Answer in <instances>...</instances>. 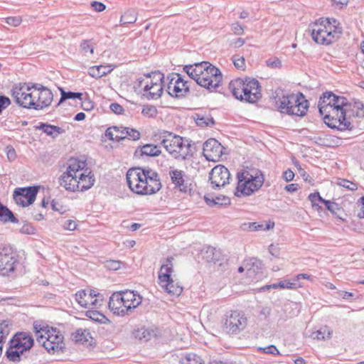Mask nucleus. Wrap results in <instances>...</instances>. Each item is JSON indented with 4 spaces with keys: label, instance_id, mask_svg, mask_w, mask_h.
Masks as SVG:
<instances>
[{
    "label": "nucleus",
    "instance_id": "1",
    "mask_svg": "<svg viewBox=\"0 0 364 364\" xmlns=\"http://www.w3.org/2000/svg\"><path fill=\"white\" fill-rule=\"evenodd\" d=\"M66 171L59 178V184L70 192L85 191L95 183L94 173L87 168L85 161L70 158L68 161Z\"/></svg>",
    "mask_w": 364,
    "mask_h": 364
},
{
    "label": "nucleus",
    "instance_id": "2",
    "mask_svg": "<svg viewBox=\"0 0 364 364\" xmlns=\"http://www.w3.org/2000/svg\"><path fill=\"white\" fill-rule=\"evenodd\" d=\"M183 70L198 85L211 91L218 87L223 80L220 70L207 61L186 65Z\"/></svg>",
    "mask_w": 364,
    "mask_h": 364
},
{
    "label": "nucleus",
    "instance_id": "3",
    "mask_svg": "<svg viewBox=\"0 0 364 364\" xmlns=\"http://www.w3.org/2000/svg\"><path fill=\"white\" fill-rule=\"evenodd\" d=\"M161 144L176 159L186 160L193 156L192 141L168 131L160 133Z\"/></svg>",
    "mask_w": 364,
    "mask_h": 364
},
{
    "label": "nucleus",
    "instance_id": "4",
    "mask_svg": "<svg viewBox=\"0 0 364 364\" xmlns=\"http://www.w3.org/2000/svg\"><path fill=\"white\" fill-rule=\"evenodd\" d=\"M228 87L232 95L240 101L255 103L262 97L261 86L256 79L237 78L232 80Z\"/></svg>",
    "mask_w": 364,
    "mask_h": 364
},
{
    "label": "nucleus",
    "instance_id": "5",
    "mask_svg": "<svg viewBox=\"0 0 364 364\" xmlns=\"http://www.w3.org/2000/svg\"><path fill=\"white\" fill-rule=\"evenodd\" d=\"M309 29L316 43L326 45L331 43L342 32L339 23L335 18L316 22Z\"/></svg>",
    "mask_w": 364,
    "mask_h": 364
},
{
    "label": "nucleus",
    "instance_id": "6",
    "mask_svg": "<svg viewBox=\"0 0 364 364\" xmlns=\"http://www.w3.org/2000/svg\"><path fill=\"white\" fill-rule=\"evenodd\" d=\"M276 107L283 114L304 117L309 108V102L301 92L282 95L276 100Z\"/></svg>",
    "mask_w": 364,
    "mask_h": 364
},
{
    "label": "nucleus",
    "instance_id": "7",
    "mask_svg": "<svg viewBox=\"0 0 364 364\" xmlns=\"http://www.w3.org/2000/svg\"><path fill=\"white\" fill-rule=\"evenodd\" d=\"M237 186L235 195L237 197L250 196L259 190L264 183V176L259 170L251 173L247 170H242L237 174Z\"/></svg>",
    "mask_w": 364,
    "mask_h": 364
},
{
    "label": "nucleus",
    "instance_id": "8",
    "mask_svg": "<svg viewBox=\"0 0 364 364\" xmlns=\"http://www.w3.org/2000/svg\"><path fill=\"white\" fill-rule=\"evenodd\" d=\"M319 113L323 117L325 124L331 129H337L340 131L352 130L354 128L353 122L347 120L345 117V112L340 111L335 107L327 105L320 107Z\"/></svg>",
    "mask_w": 364,
    "mask_h": 364
},
{
    "label": "nucleus",
    "instance_id": "9",
    "mask_svg": "<svg viewBox=\"0 0 364 364\" xmlns=\"http://www.w3.org/2000/svg\"><path fill=\"white\" fill-rule=\"evenodd\" d=\"M32 84H16L11 90V96L14 98L15 102L23 108L34 109L37 97Z\"/></svg>",
    "mask_w": 364,
    "mask_h": 364
},
{
    "label": "nucleus",
    "instance_id": "10",
    "mask_svg": "<svg viewBox=\"0 0 364 364\" xmlns=\"http://www.w3.org/2000/svg\"><path fill=\"white\" fill-rule=\"evenodd\" d=\"M55 330L52 331H48L45 334H42L41 331H37L36 341L41 344L48 352L60 351L64 348L65 344L63 342V337L59 333H55Z\"/></svg>",
    "mask_w": 364,
    "mask_h": 364
},
{
    "label": "nucleus",
    "instance_id": "11",
    "mask_svg": "<svg viewBox=\"0 0 364 364\" xmlns=\"http://www.w3.org/2000/svg\"><path fill=\"white\" fill-rule=\"evenodd\" d=\"M18 263L17 254L9 245L0 244V274L8 275Z\"/></svg>",
    "mask_w": 364,
    "mask_h": 364
},
{
    "label": "nucleus",
    "instance_id": "12",
    "mask_svg": "<svg viewBox=\"0 0 364 364\" xmlns=\"http://www.w3.org/2000/svg\"><path fill=\"white\" fill-rule=\"evenodd\" d=\"M248 319L244 313L232 311L226 316L224 328L230 335H236L243 331L247 326Z\"/></svg>",
    "mask_w": 364,
    "mask_h": 364
},
{
    "label": "nucleus",
    "instance_id": "13",
    "mask_svg": "<svg viewBox=\"0 0 364 364\" xmlns=\"http://www.w3.org/2000/svg\"><path fill=\"white\" fill-rule=\"evenodd\" d=\"M167 92L171 96L182 97L189 92L188 82L185 81L181 75L171 73L167 76Z\"/></svg>",
    "mask_w": 364,
    "mask_h": 364
},
{
    "label": "nucleus",
    "instance_id": "14",
    "mask_svg": "<svg viewBox=\"0 0 364 364\" xmlns=\"http://www.w3.org/2000/svg\"><path fill=\"white\" fill-rule=\"evenodd\" d=\"M39 188V186L17 188L14 191V200L17 205L28 206L35 201Z\"/></svg>",
    "mask_w": 364,
    "mask_h": 364
},
{
    "label": "nucleus",
    "instance_id": "15",
    "mask_svg": "<svg viewBox=\"0 0 364 364\" xmlns=\"http://www.w3.org/2000/svg\"><path fill=\"white\" fill-rule=\"evenodd\" d=\"M147 168L141 167L131 168L127 172L126 178L127 184L134 193L139 194L140 189L146 179Z\"/></svg>",
    "mask_w": 364,
    "mask_h": 364
},
{
    "label": "nucleus",
    "instance_id": "16",
    "mask_svg": "<svg viewBox=\"0 0 364 364\" xmlns=\"http://www.w3.org/2000/svg\"><path fill=\"white\" fill-rule=\"evenodd\" d=\"M146 76L152 77L155 80L154 82L147 83L144 87V91L146 93L147 98L152 100L159 98L163 92L164 74L159 71H155L148 74Z\"/></svg>",
    "mask_w": 364,
    "mask_h": 364
},
{
    "label": "nucleus",
    "instance_id": "17",
    "mask_svg": "<svg viewBox=\"0 0 364 364\" xmlns=\"http://www.w3.org/2000/svg\"><path fill=\"white\" fill-rule=\"evenodd\" d=\"M161 188V183L159 174L156 171L147 168L146 179L144 180V184L138 195H153L156 193Z\"/></svg>",
    "mask_w": 364,
    "mask_h": 364
},
{
    "label": "nucleus",
    "instance_id": "18",
    "mask_svg": "<svg viewBox=\"0 0 364 364\" xmlns=\"http://www.w3.org/2000/svg\"><path fill=\"white\" fill-rule=\"evenodd\" d=\"M33 90L36 95V105L34 109L40 110L50 106L51 104L53 95L50 89L38 83L32 84Z\"/></svg>",
    "mask_w": 364,
    "mask_h": 364
},
{
    "label": "nucleus",
    "instance_id": "19",
    "mask_svg": "<svg viewBox=\"0 0 364 364\" xmlns=\"http://www.w3.org/2000/svg\"><path fill=\"white\" fill-rule=\"evenodd\" d=\"M230 173L228 169L223 165L215 166L209 173V181L212 188H220L229 183Z\"/></svg>",
    "mask_w": 364,
    "mask_h": 364
},
{
    "label": "nucleus",
    "instance_id": "20",
    "mask_svg": "<svg viewBox=\"0 0 364 364\" xmlns=\"http://www.w3.org/2000/svg\"><path fill=\"white\" fill-rule=\"evenodd\" d=\"M345 118L347 120L358 123V120L364 117V105L360 101H355L353 103H349L346 108Z\"/></svg>",
    "mask_w": 364,
    "mask_h": 364
},
{
    "label": "nucleus",
    "instance_id": "21",
    "mask_svg": "<svg viewBox=\"0 0 364 364\" xmlns=\"http://www.w3.org/2000/svg\"><path fill=\"white\" fill-rule=\"evenodd\" d=\"M223 146L215 139H209L203 144V154L207 159L215 161L223 154Z\"/></svg>",
    "mask_w": 364,
    "mask_h": 364
},
{
    "label": "nucleus",
    "instance_id": "22",
    "mask_svg": "<svg viewBox=\"0 0 364 364\" xmlns=\"http://www.w3.org/2000/svg\"><path fill=\"white\" fill-rule=\"evenodd\" d=\"M109 309L114 314L124 316L129 314V311L124 300L121 297L120 292H114L109 298Z\"/></svg>",
    "mask_w": 364,
    "mask_h": 364
},
{
    "label": "nucleus",
    "instance_id": "23",
    "mask_svg": "<svg viewBox=\"0 0 364 364\" xmlns=\"http://www.w3.org/2000/svg\"><path fill=\"white\" fill-rule=\"evenodd\" d=\"M247 277L259 279L262 276L263 264L259 259L252 257L245 260Z\"/></svg>",
    "mask_w": 364,
    "mask_h": 364
},
{
    "label": "nucleus",
    "instance_id": "24",
    "mask_svg": "<svg viewBox=\"0 0 364 364\" xmlns=\"http://www.w3.org/2000/svg\"><path fill=\"white\" fill-rule=\"evenodd\" d=\"M33 338L29 333L18 332L15 334L10 343H14L25 352L29 350L33 346Z\"/></svg>",
    "mask_w": 364,
    "mask_h": 364
},
{
    "label": "nucleus",
    "instance_id": "25",
    "mask_svg": "<svg viewBox=\"0 0 364 364\" xmlns=\"http://www.w3.org/2000/svg\"><path fill=\"white\" fill-rule=\"evenodd\" d=\"M169 176L174 188L183 193H188L191 188L185 182V173L181 170L174 169L169 171Z\"/></svg>",
    "mask_w": 364,
    "mask_h": 364
},
{
    "label": "nucleus",
    "instance_id": "26",
    "mask_svg": "<svg viewBox=\"0 0 364 364\" xmlns=\"http://www.w3.org/2000/svg\"><path fill=\"white\" fill-rule=\"evenodd\" d=\"M173 259L172 257H168L161 264L158 275L159 284L166 283L172 278L171 274L173 272Z\"/></svg>",
    "mask_w": 364,
    "mask_h": 364
},
{
    "label": "nucleus",
    "instance_id": "27",
    "mask_svg": "<svg viewBox=\"0 0 364 364\" xmlns=\"http://www.w3.org/2000/svg\"><path fill=\"white\" fill-rule=\"evenodd\" d=\"M75 299L77 303L85 308L89 306L97 307L101 306L102 299H95L92 301V297L88 295L87 290H80L75 294Z\"/></svg>",
    "mask_w": 364,
    "mask_h": 364
},
{
    "label": "nucleus",
    "instance_id": "28",
    "mask_svg": "<svg viewBox=\"0 0 364 364\" xmlns=\"http://www.w3.org/2000/svg\"><path fill=\"white\" fill-rule=\"evenodd\" d=\"M120 293L121 297L124 300V303H125L129 312L141 303V297L139 294H134L132 291H125Z\"/></svg>",
    "mask_w": 364,
    "mask_h": 364
},
{
    "label": "nucleus",
    "instance_id": "29",
    "mask_svg": "<svg viewBox=\"0 0 364 364\" xmlns=\"http://www.w3.org/2000/svg\"><path fill=\"white\" fill-rule=\"evenodd\" d=\"M161 154V147L152 144H146L140 146L135 151L136 156H158Z\"/></svg>",
    "mask_w": 364,
    "mask_h": 364
},
{
    "label": "nucleus",
    "instance_id": "30",
    "mask_svg": "<svg viewBox=\"0 0 364 364\" xmlns=\"http://www.w3.org/2000/svg\"><path fill=\"white\" fill-rule=\"evenodd\" d=\"M332 333V329L330 327L325 326L318 330L312 331L309 337L314 340L325 341L330 339Z\"/></svg>",
    "mask_w": 364,
    "mask_h": 364
},
{
    "label": "nucleus",
    "instance_id": "31",
    "mask_svg": "<svg viewBox=\"0 0 364 364\" xmlns=\"http://www.w3.org/2000/svg\"><path fill=\"white\" fill-rule=\"evenodd\" d=\"M160 287L168 294L173 296H179L183 291V287L175 283L173 278L170 281L164 284H159Z\"/></svg>",
    "mask_w": 364,
    "mask_h": 364
},
{
    "label": "nucleus",
    "instance_id": "32",
    "mask_svg": "<svg viewBox=\"0 0 364 364\" xmlns=\"http://www.w3.org/2000/svg\"><path fill=\"white\" fill-rule=\"evenodd\" d=\"M25 353L24 350L15 346L14 343H10L9 348L6 351V355L9 361L19 362L21 360V356Z\"/></svg>",
    "mask_w": 364,
    "mask_h": 364
},
{
    "label": "nucleus",
    "instance_id": "33",
    "mask_svg": "<svg viewBox=\"0 0 364 364\" xmlns=\"http://www.w3.org/2000/svg\"><path fill=\"white\" fill-rule=\"evenodd\" d=\"M0 221L6 223H18V220L14 216L13 212L0 202Z\"/></svg>",
    "mask_w": 364,
    "mask_h": 364
},
{
    "label": "nucleus",
    "instance_id": "34",
    "mask_svg": "<svg viewBox=\"0 0 364 364\" xmlns=\"http://www.w3.org/2000/svg\"><path fill=\"white\" fill-rule=\"evenodd\" d=\"M203 257L208 262H215L220 259V252L213 247H208L202 251Z\"/></svg>",
    "mask_w": 364,
    "mask_h": 364
},
{
    "label": "nucleus",
    "instance_id": "35",
    "mask_svg": "<svg viewBox=\"0 0 364 364\" xmlns=\"http://www.w3.org/2000/svg\"><path fill=\"white\" fill-rule=\"evenodd\" d=\"M112 71V69H109V67L105 65H99V66H93L90 67L88 69V74L96 79L100 78Z\"/></svg>",
    "mask_w": 364,
    "mask_h": 364
},
{
    "label": "nucleus",
    "instance_id": "36",
    "mask_svg": "<svg viewBox=\"0 0 364 364\" xmlns=\"http://www.w3.org/2000/svg\"><path fill=\"white\" fill-rule=\"evenodd\" d=\"M155 332L152 329L146 328L145 327H141L137 329L134 332V337L141 341H149L153 336H154Z\"/></svg>",
    "mask_w": 364,
    "mask_h": 364
},
{
    "label": "nucleus",
    "instance_id": "37",
    "mask_svg": "<svg viewBox=\"0 0 364 364\" xmlns=\"http://www.w3.org/2000/svg\"><path fill=\"white\" fill-rule=\"evenodd\" d=\"M36 129L42 130L48 136H53L54 132H56L57 134H60L63 132L62 128L45 123H41V124L37 127Z\"/></svg>",
    "mask_w": 364,
    "mask_h": 364
},
{
    "label": "nucleus",
    "instance_id": "38",
    "mask_svg": "<svg viewBox=\"0 0 364 364\" xmlns=\"http://www.w3.org/2000/svg\"><path fill=\"white\" fill-rule=\"evenodd\" d=\"M136 14L134 10H128L120 18V26H124L129 23H134L136 22Z\"/></svg>",
    "mask_w": 364,
    "mask_h": 364
},
{
    "label": "nucleus",
    "instance_id": "39",
    "mask_svg": "<svg viewBox=\"0 0 364 364\" xmlns=\"http://www.w3.org/2000/svg\"><path fill=\"white\" fill-rule=\"evenodd\" d=\"M85 316L92 319V321H97L100 323H106V322L108 321V319L104 314L96 310L87 311L85 313Z\"/></svg>",
    "mask_w": 364,
    "mask_h": 364
},
{
    "label": "nucleus",
    "instance_id": "40",
    "mask_svg": "<svg viewBox=\"0 0 364 364\" xmlns=\"http://www.w3.org/2000/svg\"><path fill=\"white\" fill-rule=\"evenodd\" d=\"M60 90L61 97H60V101H59L58 105H59L64 101H65L67 100H70V99L82 100L83 95L81 92H70V91L66 92V91L63 90L62 88H60Z\"/></svg>",
    "mask_w": 364,
    "mask_h": 364
},
{
    "label": "nucleus",
    "instance_id": "41",
    "mask_svg": "<svg viewBox=\"0 0 364 364\" xmlns=\"http://www.w3.org/2000/svg\"><path fill=\"white\" fill-rule=\"evenodd\" d=\"M181 364H204L203 360L194 353H188L181 360Z\"/></svg>",
    "mask_w": 364,
    "mask_h": 364
},
{
    "label": "nucleus",
    "instance_id": "42",
    "mask_svg": "<svg viewBox=\"0 0 364 364\" xmlns=\"http://www.w3.org/2000/svg\"><path fill=\"white\" fill-rule=\"evenodd\" d=\"M332 96H336V95H334L333 93L329 92H326L323 95V97H321L319 100V102H318V108L320 107H325V106H332V107H333V105H336V101H335V99H331L333 98Z\"/></svg>",
    "mask_w": 364,
    "mask_h": 364
},
{
    "label": "nucleus",
    "instance_id": "43",
    "mask_svg": "<svg viewBox=\"0 0 364 364\" xmlns=\"http://www.w3.org/2000/svg\"><path fill=\"white\" fill-rule=\"evenodd\" d=\"M89 335L90 333L87 331L80 328L72 334V338L75 342L84 343L88 341L87 337Z\"/></svg>",
    "mask_w": 364,
    "mask_h": 364
},
{
    "label": "nucleus",
    "instance_id": "44",
    "mask_svg": "<svg viewBox=\"0 0 364 364\" xmlns=\"http://www.w3.org/2000/svg\"><path fill=\"white\" fill-rule=\"evenodd\" d=\"M205 199L207 204L210 206H213L215 205H226L230 203V199L226 196L216 197L215 199L212 200L205 197Z\"/></svg>",
    "mask_w": 364,
    "mask_h": 364
},
{
    "label": "nucleus",
    "instance_id": "45",
    "mask_svg": "<svg viewBox=\"0 0 364 364\" xmlns=\"http://www.w3.org/2000/svg\"><path fill=\"white\" fill-rule=\"evenodd\" d=\"M322 203L325 205L326 209L331 213L337 215L339 218H341L338 215V213L341 211V208L338 203L326 199L322 200Z\"/></svg>",
    "mask_w": 364,
    "mask_h": 364
},
{
    "label": "nucleus",
    "instance_id": "46",
    "mask_svg": "<svg viewBox=\"0 0 364 364\" xmlns=\"http://www.w3.org/2000/svg\"><path fill=\"white\" fill-rule=\"evenodd\" d=\"M141 114L146 117L154 118L156 117L158 111L155 106L147 105L143 107Z\"/></svg>",
    "mask_w": 364,
    "mask_h": 364
},
{
    "label": "nucleus",
    "instance_id": "47",
    "mask_svg": "<svg viewBox=\"0 0 364 364\" xmlns=\"http://www.w3.org/2000/svg\"><path fill=\"white\" fill-rule=\"evenodd\" d=\"M196 122L200 127H208L214 124V120L213 118L200 116L199 114L197 115Z\"/></svg>",
    "mask_w": 364,
    "mask_h": 364
},
{
    "label": "nucleus",
    "instance_id": "48",
    "mask_svg": "<svg viewBox=\"0 0 364 364\" xmlns=\"http://www.w3.org/2000/svg\"><path fill=\"white\" fill-rule=\"evenodd\" d=\"M332 99H335L336 105H333L335 108H338L340 111H346V106L349 104L347 102V100L343 97L340 96H332Z\"/></svg>",
    "mask_w": 364,
    "mask_h": 364
},
{
    "label": "nucleus",
    "instance_id": "49",
    "mask_svg": "<svg viewBox=\"0 0 364 364\" xmlns=\"http://www.w3.org/2000/svg\"><path fill=\"white\" fill-rule=\"evenodd\" d=\"M122 262L119 260L109 259L105 262V267L109 270H118L121 268Z\"/></svg>",
    "mask_w": 364,
    "mask_h": 364
},
{
    "label": "nucleus",
    "instance_id": "50",
    "mask_svg": "<svg viewBox=\"0 0 364 364\" xmlns=\"http://www.w3.org/2000/svg\"><path fill=\"white\" fill-rule=\"evenodd\" d=\"M124 131L126 132V138H129V139H132L134 141L138 140L140 139V133L139 131L134 129L125 127L124 128Z\"/></svg>",
    "mask_w": 364,
    "mask_h": 364
},
{
    "label": "nucleus",
    "instance_id": "51",
    "mask_svg": "<svg viewBox=\"0 0 364 364\" xmlns=\"http://www.w3.org/2000/svg\"><path fill=\"white\" fill-rule=\"evenodd\" d=\"M266 65L272 69H279L282 68V61L277 57H272L266 60Z\"/></svg>",
    "mask_w": 364,
    "mask_h": 364
},
{
    "label": "nucleus",
    "instance_id": "52",
    "mask_svg": "<svg viewBox=\"0 0 364 364\" xmlns=\"http://www.w3.org/2000/svg\"><path fill=\"white\" fill-rule=\"evenodd\" d=\"M80 48L82 51L84 53H90L92 54L94 53V47L90 40H85L80 43Z\"/></svg>",
    "mask_w": 364,
    "mask_h": 364
},
{
    "label": "nucleus",
    "instance_id": "53",
    "mask_svg": "<svg viewBox=\"0 0 364 364\" xmlns=\"http://www.w3.org/2000/svg\"><path fill=\"white\" fill-rule=\"evenodd\" d=\"M278 285L279 286V288L281 289H296L298 287H301V285L295 282L294 281L293 282H289V281H287V280H284V281H281L279 282H278Z\"/></svg>",
    "mask_w": 364,
    "mask_h": 364
},
{
    "label": "nucleus",
    "instance_id": "54",
    "mask_svg": "<svg viewBox=\"0 0 364 364\" xmlns=\"http://www.w3.org/2000/svg\"><path fill=\"white\" fill-rule=\"evenodd\" d=\"M338 184L348 190L355 191L358 189L356 183L346 179H341Z\"/></svg>",
    "mask_w": 364,
    "mask_h": 364
},
{
    "label": "nucleus",
    "instance_id": "55",
    "mask_svg": "<svg viewBox=\"0 0 364 364\" xmlns=\"http://www.w3.org/2000/svg\"><path fill=\"white\" fill-rule=\"evenodd\" d=\"M233 59V63L235 68L240 70H245V58L242 56L239 55H235L232 58Z\"/></svg>",
    "mask_w": 364,
    "mask_h": 364
},
{
    "label": "nucleus",
    "instance_id": "56",
    "mask_svg": "<svg viewBox=\"0 0 364 364\" xmlns=\"http://www.w3.org/2000/svg\"><path fill=\"white\" fill-rule=\"evenodd\" d=\"M81 100V107L82 109H84L85 111H90L93 109L95 107V103L89 97H86Z\"/></svg>",
    "mask_w": 364,
    "mask_h": 364
},
{
    "label": "nucleus",
    "instance_id": "57",
    "mask_svg": "<svg viewBox=\"0 0 364 364\" xmlns=\"http://www.w3.org/2000/svg\"><path fill=\"white\" fill-rule=\"evenodd\" d=\"M242 228L244 230H250L255 231L262 229L263 225L257 223H247L242 224Z\"/></svg>",
    "mask_w": 364,
    "mask_h": 364
},
{
    "label": "nucleus",
    "instance_id": "58",
    "mask_svg": "<svg viewBox=\"0 0 364 364\" xmlns=\"http://www.w3.org/2000/svg\"><path fill=\"white\" fill-rule=\"evenodd\" d=\"M11 100L8 97L5 95H0V114L2 113L3 110L11 105Z\"/></svg>",
    "mask_w": 364,
    "mask_h": 364
},
{
    "label": "nucleus",
    "instance_id": "59",
    "mask_svg": "<svg viewBox=\"0 0 364 364\" xmlns=\"http://www.w3.org/2000/svg\"><path fill=\"white\" fill-rule=\"evenodd\" d=\"M109 109L115 114H122L124 111L123 107L117 102L111 103Z\"/></svg>",
    "mask_w": 364,
    "mask_h": 364
},
{
    "label": "nucleus",
    "instance_id": "60",
    "mask_svg": "<svg viewBox=\"0 0 364 364\" xmlns=\"http://www.w3.org/2000/svg\"><path fill=\"white\" fill-rule=\"evenodd\" d=\"M35 230L36 229L33 226L28 223H26L21 227L19 231L22 234L33 235L35 233Z\"/></svg>",
    "mask_w": 364,
    "mask_h": 364
},
{
    "label": "nucleus",
    "instance_id": "61",
    "mask_svg": "<svg viewBox=\"0 0 364 364\" xmlns=\"http://www.w3.org/2000/svg\"><path fill=\"white\" fill-rule=\"evenodd\" d=\"M6 22L10 26H18L21 22V18L19 16L8 17Z\"/></svg>",
    "mask_w": 364,
    "mask_h": 364
},
{
    "label": "nucleus",
    "instance_id": "62",
    "mask_svg": "<svg viewBox=\"0 0 364 364\" xmlns=\"http://www.w3.org/2000/svg\"><path fill=\"white\" fill-rule=\"evenodd\" d=\"M113 130L114 132L119 131V128L118 127H109L105 132V136L109 138V140L115 141V136H114Z\"/></svg>",
    "mask_w": 364,
    "mask_h": 364
},
{
    "label": "nucleus",
    "instance_id": "63",
    "mask_svg": "<svg viewBox=\"0 0 364 364\" xmlns=\"http://www.w3.org/2000/svg\"><path fill=\"white\" fill-rule=\"evenodd\" d=\"M91 7L97 12L103 11L106 9L105 5L99 1H92L91 3Z\"/></svg>",
    "mask_w": 364,
    "mask_h": 364
},
{
    "label": "nucleus",
    "instance_id": "64",
    "mask_svg": "<svg viewBox=\"0 0 364 364\" xmlns=\"http://www.w3.org/2000/svg\"><path fill=\"white\" fill-rule=\"evenodd\" d=\"M358 202L360 203V210H359V211L358 213L357 216L359 218H364V196H362L359 199Z\"/></svg>",
    "mask_w": 364,
    "mask_h": 364
}]
</instances>
